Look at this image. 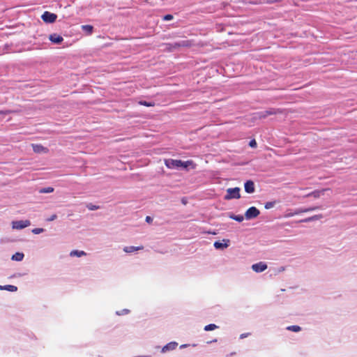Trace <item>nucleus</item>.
Instances as JSON below:
<instances>
[{
	"label": "nucleus",
	"instance_id": "20e7f679",
	"mask_svg": "<svg viewBox=\"0 0 357 357\" xmlns=\"http://www.w3.org/2000/svg\"><path fill=\"white\" fill-rule=\"evenodd\" d=\"M13 228L16 229H22L26 227H29L31 225V222L29 220H17V221H13L12 222Z\"/></svg>",
	"mask_w": 357,
	"mask_h": 357
},
{
	"label": "nucleus",
	"instance_id": "f8f14e48",
	"mask_svg": "<svg viewBox=\"0 0 357 357\" xmlns=\"http://www.w3.org/2000/svg\"><path fill=\"white\" fill-rule=\"evenodd\" d=\"M192 46V42L190 40H183L180 43H176L173 45L174 48L180 47H190Z\"/></svg>",
	"mask_w": 357,
	"mask_h": 357
},
{
	"label": "nucleus",
	"instance_id": "5701e85b",
	"mask_svg": "<svg viewBox=\"0 0 357 357\" xmlns=\"http://www.w3.org/2000/svg\"><path fill=\"white\" fill-rule=\"evenodd\" d=\"M218 328V326H216L215 324H208V325H206L204 327V330L206 331H213V330H215Z\"/></svg>",
	"mask_w": 357,
	"mask_h": 357
},
{
	"label": "nucleus",
	"instance_id": "c756f323",
	"mask_svg": "<svg viewBox=\"0 0 357 357\" xmlns=\"http://www.w3.org/2000/svg\"><path fill=\"white\" fill-rule=\"evenodd\" d=\"M44 229L43 228H36L32 230V232L35 234H39L43 232Z\"/></svg>",
	"mask_w": 357,
	"mask_h": 357
},
{
	"label": "nucleus",
	"instance_id": "f3484780",
	"mask_svg": "<svg viewBox=\"0 0 357 357\" xmlns=\"http://www.w3.org/2000/svg\"><path fill=\"white\" fill-rule=\"evenodd\" d=\"M229 246L228 243H222L220 241H215L214 243V247L216 248V249H224V248H226Z\"/></svg>",
	"mask_w": 357,
	"mask_h": 357
},
{
	"label": "nucleus",
	"instance_id": "2f4dec72",
	"mask_svg": "<svg viewBox=\"0 0 357 357\" xmlns=\"http://www.w3.org/2000/svg\"><path fill=\"white\" fill-rule=\"evenodd\" d=\"M172 19H173V16H172V15H169V14L166 15H165V16L163 17V20H164L165 21H169V20H172Z\"/></svg>",
	"mask_w": 357,
	"mask_h": 357
},
{
	"label": "nucleus",
	"instance_id": "f03ea898",
	"mask_svg": "<svg viewBox=\"0 0 357 357\" xmlns=\"http://www.w3.org/2000/svg\"><path fill=\"white\" fill-rule=\"evenodd\" d=\"M259 213V211L256 207L252 206L245 211V218L247 220H251L257 218Z\"/></svg>",
	"mask_w": 357,
	"mask_h": 357
},
{
	"label": "nucleus",
	"instance_id": "39448f33",
	"mask_svg": "<svg viewBox=\"0 0 357 357\" xmlns=\"http://www.w3.org/2000/svg\"><path fill=\"white\" fill-rule=\"evenodd\" d=\"M181 165H182V161L180 160L170 159V160H167L165 161V165L168 168H175V167L178 168V167H181Z\"/></svg>",
	"mask_w": 357,
	"mask_h": 357
},
{
	"label": "nucleus",
	"instance_id": "9d476101",
	"mask_svg": "<svg viewBox=\"0 0 357 357\" xmlns=\"http://www.w3.org/2000/svg\"><path fill=\"white\" fill-rule=\"evenodd\" d=\"M143 249H144V247L142 245L137 246V247H135V246H126V247L123 248V251L125 252H127V253H130V252H135V251L141 250H143Z\"/></svg>",
	"mask_w": 357,
	"mask_h": 357
},
{
	"label": "nucleus",
	"instance_id": "4468645a",
	"mask_svg": "<svg viewBox=\"0 0 357 357\" xmlns=\"http://www.w3.org/2000/svg\"><path fill=\"white\" fill-rule=\"evenodd\" d=\"M326 189H323L321 190H314L310 193H309L307 196H312L314 198H319L321 195H324V192L326 191Z\"/></svg>",
	"mask_w": 357,
	"mask_h": 357
},
{
	"label": "nucleus",
	"instance_id": "f257e3e1",
	"mask_svg": "<svg viewBox=\"0 0 357 357\" xmlns=\"http://www.w3.org/2000/svg\"><path fill=\"white\" fill-rule=\"evenodd\" d=\"M241 197L240 188L238 187L234 188H228L225 199L229 200L231 199H239Z\"/></svg>",
	"mask_w": 357,
	"mask_h": 357
},
{
	"label": "nucleus",
	"instance_id": "6e6552de",
	"mask_svg": "<svg viewBox=\"0 0 357 357\" xmlns=\"http://www.w3.org/2000/svg\"><path fill=\"white\" fill-rule=\"evenodd\" d=\"M33 150L36 153H47L48 149L40 144H32Z\"/></svg>",
	"mask_w": 357,
	"mask_h": 357
},
{
	"label": "nucleus",
	"instance_id": "c9c22d12",
	"mask_svg": "<svg viewBox=\"0 0 357 357\" xmlns=\"http://www.w3.org/2000/svg\"><path fill=\"white\" fill-rule=\"evenodd\" d=\"M247 336H248V334H241V335H240V338L243 339V338H244V337H247Z\"/></svg>",
	"mask_w": 357,
	"mask_h": 357
},
{
	"label": "nucleus",
	"instance_id": "bb28decb",
	"mask_svg": "<svg viewBox=\"0 0 357 357\" xmlns=\"http://www.w3.org/2000/svg\"><path fill=\"white\" fill-rule=\"evenodd\" d=\"M192 163H193V162L192 160H188V161H185V162H183L182 161V165H181V167L187 168L188 167H189Z\"/></svg>",
	"mask_w": 357,
	"mask_h": 357
},
{
	"label": "nucleus",
	"instance_id": "7c9ffc66",
	"mask_svg": "<svg viewBox=\"0 0 357 357\" xmlns=\"http://www.w3.org/2000/svg\"><path fill=\"white\" fill-rule=\"evenodd\" d=\"M249 146L252 148H255L257 147V142H256V140L255 139H252L250 143H249Z\"/></svg>",
	"mask_w": 357,
	"mask_h": 357
},
{
	"label": "nucleus",
	"instance_id": "6ab92c4d",
	"mask_svg": "<svg viewBox=\"0 0 357 357\" xmlns=\"http://www.w3.org/2000/svg\"><path fill=\"white\" fill-rule=\"evenodd\" d=\"M24 258V254L22 252H16L12 256V259L17 261H20Z\"/></svg>",
	"mask_w": 357,
	"mask_h": 357
},
{
	"label": "nucleus",
	"instance_id": "4be33fe9",
	"mask_svg": "<svg viewBox=\"0 0 357 357\" xmlns=\"http://www.w3.org/2000/svg\"><path fill=\"white\" fill-rule=\"evenodd\" d=\"M54 192V188L52 187L43 188L39 190L40 193H50Z\"/></svg>",
	"mask_w": 357,
	"mask_h": 357
},
{
	"label": "nucleus",
	"instance_id": "1a4fd4ad",
	"mask_svg": "<svg viewBox=\"0 0 357 357\" xmlns=\"http://www.w3.org/2000/svg\"><path fill=\"white\" fill-rule=\"evenodd\" d=\"M245 190L248 193H252L255 192V184L252 181H247L244 185Z\"/></svg>",
	"mask_w": 357,
	"mask_h": 357
},
{
	"label": "nucleus",
	"instance_id": "412c9836",
	"mask_svg": "<svg viewBox=\"0 0 357 357\" xmlns=\"http://www.w3.org/2000/svg\"><path fill=\"white\" fill-rule=\"evenodd\" d=\"M82 29L87 32L89 34H91L93 27L91 25H83L82 26Z\"/></svg>",
	"mask_w": 357,
	"mask_h": 357
},
{
	"label": "nucleus",
	"instance_id": "0eeeda50",
	"mask_svg": "<svg viewBox=\"0 0 357 357\" xmlns=\"http://www.w3.org/2000/svg\"><path fill=\"white\" fill-rule=\"evenodd\" d=\"M49 39L52 43H55V44H59L63 40V37L56 33H53V34L50 35Z\"/></svg>",
	"mask_w": 357,
	"mask_h": 357
},
{
	"label": "nucleus",
	"instance_id": "cd10ccee",
	"mask_svg": "<svg viewBox=\"0 0 357 357\" xmlns=\"http://www.w3.org/2000/svg\"><path fill=\"white\" fill-rule=\"evenodd\" d=\"M275 206V202H268L265 204V208L269 209Z\"/></svg>",
	"mask_w": 357,
	"mask_h": 357
},
{
	"label": "nucleus",
	"instance_id": "f704fd0d",
	"mask_svg": "<svg viewBox=\"0 0 357 357\" xmlns=\"http://www.w3.org/2000/svg\"><path fill=\"white\" fill-rule=\"evenodd\" d=\"M152 218L150 216H146V221L149 223H151L152 222Z\"/></svg>",
	"mask_w": 357,
	"mask_h": 357
},
{
	"label": "nucleus",
	"instance_id": "7ed1b4c3",
	"mask_svg": "<svg viewBox=\"0 0 357 357\" xmlns=\"http://www.w3.org/2000/svg\"><path fill=\"white\" fill-rule=\"evenodd\" d=\"M42 20L47 23H53L56 21L57 15L48 11L44 12L41 16Z\"/></svg>",
	"mask_w": 357,
	"mask_h": 357
},
{
	"label": "nucleus",
	"instance_id": "2eb2a0df",
	"mask_svg": "<svg viewBox=\"0 0 357 357\" xmlns=\"http://www.w3.org/2000/svg\"><path fill=\"white\" fill-rule=\"evenodd\" d=\"M0 290H7V291L13 292V291H16L17 290V287L16 286L10 285V284L4 285V286L0 285Z\"/></svg>",
	"mask_w": 357,
	"mask_h": 357
},
{
	"label": "nucleus",
	"instance_id": "a211bd4d",
	"mask_svg": "<svg viewBox=\"0 0 357 357\" xmlns=\"http://www.w3.org/2000/svg\"><path fill=\"white\" fill-rule=\"evenodd\" d=\"M70 255L71 257L76 256V257H80L82 256L86 255V252L84 251L73 250L70 252Z\"/></svg>",
	"mask_w": 357,
	"mask_h": 357
},
{
	"label": "nucleus",
	"instance_id": "a878e982",
	"mask_svg": "<svg viewBox=\"0 0 357 357\" xmlns=\"http://www.w3.org/2000/svg\"><path fill=\"white\" fill-rule=\"evenodd\" d=\"M139 105H144L146 107H153L155 105L154 102H149L146 101H139Z\"/></svg>",
	"mask_w": 357,
	"mask_h": 357
},
{
	"label": "nucleus",
	"instance_id": "473e14b6",
	"mask_svg": "<svg viewBox=\"0 0 357 357\" xmlns=\"http://www.w3.org/2000/svg\"><path fill=\"white\" fill-rule=\"evenodd\" d=\"M11 112H12V111H10V110H0V114H3V115L10 114Z\"/></svg>",
	"mask_w": 357,
	"mask_h": 357
},
{
	"label": "nucleus",
	"instance_id": "72a5a7b5",
	"mask_svg": "<svg viewBox=\"0 0 357 357\" xmlns=\"http://www.w3.org/2000/svg\"><path fill=\"white\" fill-rule=\"evenodd\" d=\"M56 218H57L56 215V214H53L49 218H47V221H49V222L53 221V220H56Z\"/></svg>",
	"mask_w": 357,
	"mask_h": 357
},
{
	"label": "nucleus",
	"instance_id": "aec40b11",
	"mask_svg": "<svg viewBox=\"0 0 357 357\" xmlns=\"http://www.w3.org/2000/svg\"><path fill=\"white\" fill-rule=\"evenodd\" d=\"M318 208H319V207L315 206V207H312V208H303V209H299L298 211L295 212L294 214H298V213H307V212H310V211H312L317 210Z\"/></svg>",
	"mask_w": 357,
	"mask_h": 357
},
{
	"label": "nucleus",
	"instance_id": "ddd939ff",
	"mask_svg": "<svg viewBox=\"0 0 357 357\" xmlns=\"http://www.w3.org/2000/svg\"><path fill=\"white\" fill-rule=\"evenodd\" d=\"M281 112H282L280 109H270L268 110L265 111L261 115V117L265 118L269 115H273Z\"/></svg>",
	"mask_w": 357,
	"mask_h": 357
},
{
	"label": "nucleus",
	"instance_id": "dca6fc26",
	"mask_svg": "<svg viewBox=\"0 0 357 357\" xmlns=\"http://www.w3.org/2000/svg\"><path fill=\"white\" fill-rule=\"evenodd\" d=\"M321 218H322L321 215H315L312 217L307 218L304 220H301L299 222H311V221H314V220H317Z\"/></svg>",
	"mask_w": 357,
	"mask_h": 357
},
{
	"label": "nucleus",
	"instance_id": "b1692460",
	"mask_svg": "<svg viewBox=\"0 0 357 357\" xmlns=\"http://www.w3.org/2000/svg\"><path fill=\"white\" fill-rule=\"evenodd\" d=\"M287 329L293 332H299L301 330L299 326H290Z\"/></svg>",
	"mask_w": 357,
	"mask_h": 357
},
{
	"label": "nucleus",
	"instance_id": "393cba45",
	"mask_svg": "<svg viewBox=\"0 0 357 357\" xmlns=\"http://www.w3.org/2000/svg\"><path fill=\"white\" fill-rule=\"evenodd\" d=\"M230 218L233 220H236L237 222H242L244 219L243 216V215H230Z\"/></svg>",
	"mask_w": 357,
	"mask_h": 357
},
{
	"label": "nucleus",
	"instance_id": "423d86ee",
	"mask_svg": "<svg viewBox=\"0 0 357 357\" xmlns=\"http://www.w3.org/2000/svg\"><path fill=\"white\" fill-rule=\"evenodd\" d=\"M252 268L257 273L264 271L267 268V265L264 262H259L252 266Z\"/></svg>",
	"mask_w": 357,
	"mask_h": 357
},
{
	"label": "nucleus",
	"instance_id": "9b49d317",
	"mask_svg": "<svg viewBox=\"0 0 357 357\" xmlns=\"http://www.w3.org/2000/svg\"><path fill=\"white\" fill-rule=\"evenodd\" d=\"M178 344L175 342H172L166 344L163 348L162 349V352H166L167 351L174 350L176 348Z\"/></svg>",
	"mask_w": 357,
	"mask_h": 357
},
{
	"label": "nucleus",
	"instance_id": "c85d7f7f",
	"mask_svg": "<svg viewBox=\"0 0 357 357\" xmlns=\"http://www.w3.org/2000/svg\"><path fill=\"white\" fill-rule=\"evenodd\" d=\"M86 207L91 210V211H94V210H97L99 208V206H96V205H93L92 204H87Z\"/></svg>",
	"mask_w": 357,
	"mask_h": 357
}]
</instances>
